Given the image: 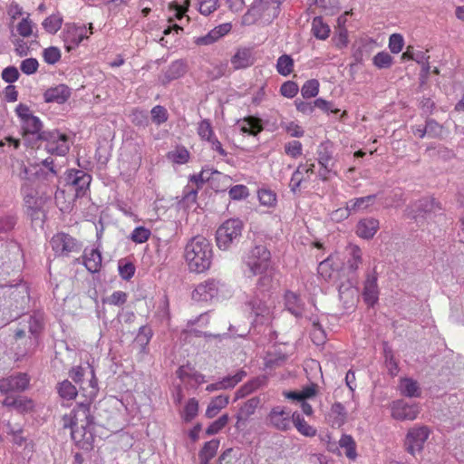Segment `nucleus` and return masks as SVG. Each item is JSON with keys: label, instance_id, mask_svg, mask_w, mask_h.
Listing matches in <instances>:
<instances>
[{"label": "nucleus", "instance_id": "f257e3e1", "mask_svg": "<svg viewBox=\"0 0 464 464\" xmlns=\"http://www.w3.org/2000/svg\"><path fill=\"white\" fill-rule=\"evenodd\" d=\"M63 420V427L71 429L72 439L79 448L85 450L92 449L95 440L94 426L89 414L88 403L81 402L77 410H73Z\"/></svg>", "mask_w": 464, "mask_h": 464}, {"label": "nucleus", "instance_id": "f03ea898", "mask_svg": "<svg viewBox=\"0 0 464 464\" xmlns=\"http://www.w3.org/2000/svg\"><path fill=\"white\" fill-rule=\"evenodd\" d=\"M184 256L191 271L205 272L210 267L212 261L211 244L203 236H196L187 243Z\"/></svg>", "mask_w": 464, "mask_h": 464}, {"label": "nucleus", "instance_id": "7ed1b4c3", "mask_svg": "<svg viewBox=\"0 0 464 464\" xmlns=\"http://www.w3.org/2000/svg\"><path fill=\"white\" fill-rule=\"evenodd\" d=\"M19 176L24 180L21 190L27 215L33 220L42 219L44 218L43 208L46 197L39 195V191L34 184L35 180H32L29 178V169L26 166H22Z\"/></svg>", "mask_w": 464, "mask_h": 464}, {"label": "nucleus", "instance_id": "20e7f679", "mask_svg": "<svg viewBox=\"0 0 464 464\" xmlns=\"http://www.w3.org/2000/svg\"><path fill=\"white\" fill-rule=\"evenodd\" d=\"M14 111L19 121L20 132L24 140L25 141L42 140L46 132L43 131V121L33 113L29 106L19 103Z\"/></svg>", "mask_w": 464, "mask_h": 464}, {"label": "nucleus", "instance_id": "39448f33", "mask_svg": "<svg viewBox=\"0 0 464 464\" xmlns=\"http://www.w3.org/2000/svg\"><path fill=\"white\" fill-rule=\"evenodd\" d=\"M244 223L240 218L224 221L216 231V242L220 250H227L237 245L242 236Z\"/></svg>", "mask_w": 464, "mask_h": 464}, {"label": "nucleus", "instance_id": "423d86ee", "mask_svg": "<svg viewBox=\"0 0 464 464\" xmlns=\"http://www.w3.org/2000/svg\"><path fill=\"white\" fill-rule=\"evenodd\" d=\"M244 264L248 269L249 276L262 275L271 266V254L266 246H255L246 253Z\"/></svg>", "mask_w": 464, "mask_h": 464}, {"label": "nucleus", "instance_id": "0eeeda50", "mask_svg": "<svg viewBox=\"0 0 464 464\" xmlns=\"http://www.w3.org/2000/svg\"><path fill=\"white\" fill-rule=\"evenodd\" d=\"M70 377L76 383L80 384V390L82 391V395L86 398V401H92L96 398L98 393V384L94 376V372L90 365L72 368L70 372Z\"/></svg>", "mask_w": 464, "mask_h": 464}, {"label": "nucleus", "instance_id": "6e6552de", "mask_svg": "<svg viewBox=\"0 0 464 464\" xmlns=\"http://www.w3.org/2000/svg\"><path fill=\"white\" fill-rule=\"evenodd\" d=\"M50 245L54 256L62 257L73 256L80 254L82 249V242L64 232L53 236Z\"/></svg>", "mask_w": 464, "mask_h": 464}, {"label": "nucleus", "instance_id": "1a4fd4ad", "mask_svg": "<svg viewBox=\"0 0 464 464\" xmlns=\"http://www.w3.org/2000/svg\"><path fill=\"white\" fill-rule=\"evenodd\" d=\"M281 2L282 0H255L248 12L245 14L244 19L246 22H249L250 17L253 20L274 19L279 14Z\"/></svg>", "mask_w": 464, "mask_h": 464}, {"label": "nucleus", "instance_id": "9d476101", "mask_svg": "<svg viewBox=\"0 0 464 464\" xmlns=\"http://www.w3.org/2000/svg\"><path fill=\"white\" fill-rule=\"evenodd\" d=\"M430 434V430L425 425H415L410 428L404 440L406 451L411 455L422 451Z\"/></svg>", "mask_w": 464, "mask_h": 464}, {"label": "nucleus", "instance_id": "9b49d317", "mask_svg": "<svg viewBox=\"0 0 464 464\" xmlns=\"http://www.w3.org/2000/svg\"><path fill=\"white\" fill-rule=\"evenodd\" d=\"M42 140L45 141V150L50 154L64 156L69 151V137L65 133L56 130L46 131Z\"/></svg>", "mask_w": 464, "mask_h": 464}, {"label": "nucleus", "instance_id": "f8f14e48", "mask_svg": "<svg viewBox=\"0 0 464 464\" xmlns=\"http://www.w3.org/2000/svg\"><path fill=\"white\" fill-rule=\"evenodd\" d=\"M89 32L85 25H68L63 34L64 46L67 51L75 49L84 39L92 34V24L89 25Z\"/></svg>", "mask_w": 464, "mask_h": 464}, {"label": "nucleus", "instance_id": "ddd939ff", "mask_svg": "<svg viewBox=\"0 0 464 464\" xmlns=\"http://www.w3.org/2000/svg\"><path fill=\"white\" fill-rule=\"evenodd\" d=\"M317 271L325 281L334 284L341 280L344 275V270L341 269L337 257L333 255L319 263Z\"/></svg>", "mask_w": 464, "mask_h": 464}, {"label": "nucleus", "instance_id": "4468645a", "mask_svg": "<svg viewBox=\"0 0 464 464\" xmlns=\"http://www.w3.org/2000/svg\"><path fill=\"white\" fill-rule=\"evenodd\" d=\"M391 415L397 420H414L419 413L420 407L416 403H408L404 400H396L390 404Z\"/></svg>", "mask_w": 464, "mask_h": 464}, {"label": "nucleus", "instance_id": "2eb2a0df", "mask_svg": "<svg viewBox=\"0 0 464 464\" xmlns=\"http://www.w3.org/2000/svg\"><path fill=\"white\" fill-rule=\"evenodd\" d=\"M293 412L284 406H275L268 413L266 420L272 427L286 431L291 429Z\"/></svg>", "mask_w": 464, "mask_h": 464}, {"label": "nucleus", "instance_id": "dca6fc26", "mask_svg": "<svg viewBox=\"0 0 464 464\" xmlns=\"http://www.w3.org/2000/svg\"><path fill=\"white\" fill-rule=\"evenodd\" d=\"M92 181L91 176L82 169H71L67 175V183L74 190L76 198L83 197Z\"/></svg>", "mask_w": 464, "mask_h": 464}, {"label": "nucleus", "instance_id": "f3484780", "mask_svg": "<svg viewBox=\"0 0 464 464\" xmlns=\"http://www.w3.org/2000/svg\"><path fill=\"white\" fill-rule=\"evenodd\" d=\"M224 286L225 285L218 280L213 278L208 279L197 285L192 292V299L198 302L212 300Z\"/></svg>", "mask_w": 464, "mask_h": 464}, {"label": "nucleus", "instance_id": "a211bd4d", "mask_svg": "<svg viewBox=\"0 0 464 464\" xmlns=\"http://www.w3.org/2000/svg\"><path fill=\"white\" fill-rule=\"evenodd\" d=\"M30 378L26 373L15 374L0 379V392L7 394L13 392H23L29 386Z\"/></svg>", "mask_w": 464, "mask_h": 464}, {"label": "nucleus", "instance_id": "6ab92c4d", "mask_svg": "<svg viewBox=\"0 0 464 464\" xmlns=\"http://www.w3.org/2000/svg\"><path fill=\"white\" fill-rule=\"evenodd\" d=\"M338 285L339 299L343 302L345 308H351L355 305L358 290L356 288L357 281L353 276H350L345 280H340Z\"/></svg>", "mask_w": 464, "mask_h": 464}, {"label": "nucleus", "instance_id": "aec40b11", "mask_svg": "<svg viewBox=\"0 0 464 464\" xmlns=\"http://www.w3.org/2000/svg\"><path fill=\"white\" fill-rule=\"evenodd\" d=\"M314 162L300 163L297 166L289 182V188L294 194L300 191L303 184L310 180L311 175L314 172Z\"/></svg>", "mask_w": 464, "mask_h": 464}, {"label": "nucleus", "instance_id": "412c9836", "mask_svg": "<svg viewBox=\"0 0 464 464\" xmlns=\"http://www.w3.org/2000/svg\"><path fill=\"white\" fill-rule=\"evenodd\" d=\"M377 195H368L365 197L356 198L349 200L346 203V207L344 209H339L336 211L341 212V216L347 218L353 213H356L358 211L365 210L370 206H372L375 202Z\"/></svg>", "mask_w": 464, "mask_h": 464}, {"label": "nucleus", "instance_id": "4be33fe9", "mask_svg": "<svg viewBox=\"0 0 464 464\" xmlns=\"http://www.w3.org/2000/svg\"><path fill=\"white\" fill-rule=\"evenodd\" d=\"M256 58L253 48L240 47L231 57L230 62L234 70H241L252 66Z\"/></svg>", "mask_w": 464, "mask_h": 464}, {"label": "nucleus", "instance_id": "5701e85b", "mask_svg": "<svg viewBox=\"0 0 464 464\" xmlns=\"http://www.w3.org/2000/svg\"><path fill=\"white\" fill-rule=\"evenodd\" d=\"M231 30V24L228 23H225L219 24L210 30L208 34L202 36L195 37L194 43L197 45H209L216 43L221 37L226 35Z\"/></svg>", "mask_w": 464, "mask_h": 464}, {"label": "nucleus", "instance_id": "b1692460", "mask_svg": "<svg viewBox=\"0 0 464 464\" xmlns=\"http://www.w3.org/2000/svg\"><path fill=\"white\" fill-rule=\"evenodd\" d=\"M265 297V295L263 298H259V296L256 295L248 303L252 314L256 316V320H259L261 324L265 323V321H268L272 313L271 305L266 304Z\"/></svg>", "mask_w": 464, "mask_h": 464}, {"label": "nucleus", "instance_id": "393cba45", "mask_svg": "<svg viewBox=\"0 0 464 464\" xmlns=\"http://www.w3.org/2000/svg\"><path fill=\"white\" fill-rule=\"evenodd\" d=\"M71 89L65 84H58L47 89L44 93L45 102L64 103L71 96Z\"/></svg>", "mask_w": 464, "mask_h": 464}, {"label": "nucleus", "instance_id": "a878e982", "mask_svg": "<svg viewBox=\"0 0 464 464\" xmlns=\"http://www.w3.org/2000/svg\"><path fill=\"white\" fill-rule=\"evenodd\" d=\"M362 297L369 306H373L379 298V288L377 284V276L375 275H368L363 286Z\"/></svg>", "mask_w": 464, "mask_h": 464}, {"label": "nucleus", "instance_id": "bb28decb", "mask_svg": "<svg viewBox=\"0 0 464 464\" xmlns=\"http://www.w3.org/2000/svg\"><path fill=\"white\" fill-rule=\"evenodd\" d=\"M334 153V147L332 141L325 140L321 142L316 150V160L318 164L336 166L337 160Z\"/></svg>", "mask_w": 464, "mask_h": 464}, {"label": "nucleus", "instance_id": "cd10ccee", "mask_svg": "<svg viewBox=\"0 0 464 464\" xmlns=\"http://www.w3.org/2000/svg\"><path fill=\"white\" fill-rule=\"evenodd\" d=\"M286 310L295 317H302L304 311V304L299 295L292 291H286L284 295Z\"/></svg>", "mask_w": 464, "mask_h": 464}, {"label": "nucleus", "instance_id": "c85d7f7f", "mask_svg": "<svg viewBox=\"0 0 464 464\" xmlns=\"http://www.w3.org/2000/svg\"><path fill=\"white\" fill-rule=\"evenodd\" d=\"M237 126L244 134L258 135L263 130L262 121L255 116H247L237 121Z\"/></svg>", "mask_w": 464, "mask_h": 464}, {"label": "nucleus", "instance_id": "c756f323", "mask_svg": "<svg viewBox=\"0 0 464 464\" xmlns=\"http://www.w3.org/2000/svg\"><path fill=\"white\" fill-rule=\"evenodd\" d=\"M259 404L260 399L258 397H252L245 401L237 413V425L239 426L240 424H245L256 412Z\"/></svg>", "mask_w": 464, "mask_h": 464}, {"label": "nucleus", "instance_id": "7c9ffc66", "mask_svg": "<svg viewBox=\"0 0 464 464\" xmlns=\"http://www.w3.org/2000/svg\"><path fill=\"white\" fill-rule=\"evenodd\" d=\"M379 228V220L373 218L361 219L356 227L358 237L365 239L373 237Z\"/></svg>", "mask_w": 464, "mask_h": 464}, {"label": "nucleus", "instance_id": "2f4dec72", "mask_svg": "<svg viewBox=\"0 0 464 464\" xmlns=\"http://www.w3.org/2000/svg\"><path fill=\"white\" fill-rule=\"evenodd\" d=\"M153 336L152 329L149 325H142L139 328V332L134 339L133 345L139 349L141 354L149 353L148 344Z\"/></svg>", "mask_w": 464, "mask_h": 464}, {"label": "nucleus", "instance_id": "473e14b6", "mask_svg": "<svg viewBox=\"0 0 464 464\" xmlns=\"http://www.w3.org/2000/svg\"><path fill=\"white\" fill-rule=\"evenodd\" d=\"M328 421L332 427L340 428L346 422L347 412L341 402H334L328 413Z\"/></svg>", "mask_w": 464, "mask_h": 464}, {"label": "nucleus", "instance_id": "72a5a7b5", "mask_svg": "<svg viewBox=\"0 0 464 464\" xmlns=\"http://www.w3.org/2000/svg\"><path fill=\"white\" fill-rule=\"evenodd\" d=\"M83 265L91 273L99 271L102 265L101 253L94 248H85L82 256Z\"/></svg>", "mask_w": 464, "mask_h": 464}, {"label": "nucleus", "instance_id": "f704fd0d", "mask_svg": "<svg viewBox=\"0 0 464 464\" xmlns=\"http://www.w3.org/2000/svg\"><path fill=\"white\" fill-rule=\"evenodd\" d=\"M266 376L256 377L248 381L236 392V399L237 400L247 396L248 394L266 385Z\"/></svg>", "mask_w": 464, "mask_h": 464}, {"label": "nucleus", "instance_id": "c9c22d12", "mask_svg": "<svg viewBox=\"0 0 464 464\" xmlns=\"http://www.w3.org/2000/svg\"><path fill=\"white\" fill-rule=\"evenodd\" d=\"M218 447L219 440L217 439L207 441L198 453L200 464H209L216 456Z\"/></svg>", "mask_w": 464, "mask_h": 464}, {"label": "nucleus", "instance_id": "e433bc0d", "mask_svg": "<svg viewBox=\"0 0 464 464\" xmlns=\"http://www.w3.org/2000/svg\"><path fill=\"white\" fill-rule=\"evenodd\" d=\"M399 391L401 395L417 398L420 396V390L416 381L411 378H403L400 381Z\"/></svg>", "mask_w": 464, "mask_h": 464}, {"label": "nucleus", "instance_id": "4c0bfd02", "mask_svg": "<svg viewBox=\"0 0 464 464\" xmlns=\"http://www.w3.org/2000/svg\"><path fill=\"white\" fill-rule=\"evenodd\" d=\"M198 193V188L188 184L184 188L181 198L178 202L179 208L184 209L191 208L197 202Z\"/></svg>", "mask_w": 464, "mask_h": 464}, {"label": "nucleus", "instance_id": "58836bf2", "mask_svg": "<svg viewBox=\"0 0 464 464\" xmlns=\"http://www.w3.org/2000/svg\"><path fill=\"white\" fill-rule=\"evenodd\" d=\"M349 258L347 260V268L352 276H354L360 265L362 263V250L356 245H350L348 246Z\"/></svg>", "mask_w": 464, "mask_h": 464}, {"label": "nucleus", "instance_id": "ea45409f", "mask_svg": "<svg viewBox=\"0 0 464 464\" xmlns=\"http://www.w3.org/2000/svg\"><path fill=\"white\" fill-rule=\"evenodd\" d=\"M229 401L227 395H218L211 400L206 410V416L209 419L214 418L218 412L224 409Z\"/></svg>", "mask_w": 464, "mask_h": 464}, {"label": "nucleus", "instance_id": "a19ab883", "mask_svg": "<svg viewBox=\"0 0 464 464\" xmlns=\"http://www.w3.org/2000/svg\"><path fill=\"white\" fill-rule=\"evenodd\" d=\"M292 423L296 430L305 437H314L316 435V430L309 425L304 419L296 411L292 414Z\"/></svg>", "mask_w": 464, "mask_h": 464}, {"label": "nucleus", "instance_id": "79ce46f5", "mask_svg": "<svg viewBox=\"0 0 464 464\" xmlns=\"http://www.w3.org/2000/svg\"><path fill=\"white\" fill-rule=\"evenodd\" d=\"M186 72V64L181 60L172 62L164 73L166 82L179 79Z\"/></svg>", "mask_w": 464, "mask_h": 464}, {"label": "nucleus", "instance_id": "37998d69", "mask_svg": "<svg viewBox=\"0 0 464 464\" xmlns=\"http://www.w3.org/2000/svg\"><path fill=\"white\" fill-rule=\"evenodd\" d=\"M35 24L30 19V14H28L26 17H24L15 26L16 33L19 36L23 38H28L31 36H36L34 34Z\"/></svg>", "mask_w": 464, "mask_h": 464}, {"label": "nucleus", "instance_id": "c03bdc74", "mask_svg": "<svg viewBox=\"0 0 464 464\" xmlns=\"http://www.w3.org/2000/svg\"><path fill=\"white\" fill-rule=\"evenodd\" d=\"M277 72L282 76H288L294 71V60L289 54L278 57L276 65Z\"/></svg>", "mask_w": 464, "mask_h": 464}, {"label": "nucleus", "instance_id": "a18cd8bd", "mask_svg": "<svg viewBox=\"0 0 464 464\" xmlns=\"http://www.w3.org/2000/svg\"><path fill=\"white\" fill-rule=\"evenodd\" d=\"M417 211L420 213L435 212L437 209H441L440 204L433 198H423L412 206Z\"/></svg>", "mask_w": 464, "mask_h": 464}, {"label": "nucleus", "instance_id": "49530a36", "mask_svg": "<svg viewBox=\"0 0 464 464\" xmlns=\"http://www.w3.org/2000/svg\"><path fill=\"white\" fill-rule=\"evenodd\" d=\"M339 446L345 450V455L348 459H356V444L351 435L343 434L339 440Z\"/></svg>", "mask_w": 464, "mask_h": 464}, {"label": "nucleus", "instance_id": "de8ad7c7", "mask_svg": "<svg viewBox=\"0 0 464 464\" xmlns=\"http://www.w3.org/2000/svg\"><path fill=\"white\" fill-rule=\"evenodd\" d=\"M314 35L320 40H325L330 34V27L324 24L322 17H314L312 23Z\"/></svg>", "mask_w": 464, "mask_h": 464}, {"label": "nucleus", "instance_id": "09e8293b", "mask_svg": "<svg viewBox=\"0 0 464 464\" xmlns=\"http://www.w3.org/2000/svg\"><path fill=\"white\" fill-rule=\"evenodd\" d=\"M57 392L60 397L66 401L73 400L78 394L76 387L67 380L58 384Z\"/></svg>", "mask_w": 464, "mask_h": 464}, {"label": "nucleus", "instance_id": "8fccbe9b", "mask_svg": "<svg viewBox=\"0 0 464 464\" xmlns=\"http://www.w3.org/2000/svg\"><path fill=\"white\" fill-rule=\"evenodd\" d=\"M246 376V372L244 370L237 371L233 375H227L222 378L219 382L222 390L233 389L237 383H239Z\"/></svg>", "mask_w": 464, "mask_h": 464}, {"label": "nucleus", "instance_id": "3c124183", "mask_svg": "<svg viewBox=\"0 0 464 464\" xmlns=\"http://www.w3.org/2000/svg\"><path fill=\"white\" fill-rule=\"evenodd\" d=\"M63 18L59 14H52L46 17L42 25L44 29L49 34H55L61 28Z\"/></svg>", "mask_w": 464, "mask_h": 464}, {"label": "nucleus", "instance_id": "603ef678", "mask_svg": "<svg viewBox=\"0 0 464 464\" xmlns=\"http://www.w3.org/2000/svg\"><path fill=\"white\" fill-rule=\"evenodd\" d=\"M258 199L261 205L274 207L276 204V194L270 188H262L257 192Z\"/></svg>", "mask_w": 464, "mask_h": 464}, {"label": "nucleus", "instance_id": "864d4df0", "mask_svg": "<svg viewBox=\"0 0 464 464\" xmlns=\"http://www.w3.org/2000/svg\"><path fill=\"white\" fill-rule=\"evenodd\" d=\"M319 82L316 79H311L306 81L301 88L302 96L304 99L315 97L319 92Z\"/></svg>", "mask_w": 464, "mask_h": 464}, {"label": "nucleus", "instance_id": "5fc2aeb1", "mask_svg": "<svg viewBox=\"0 0 464 464\" xmlns=\"http://www.w3.org/2000/svg\"><path fill=\"white\" fill-rule=\"evenodd\" d=\"M393 58L387 52L377 53L372 58V63L378 69H387L392 65Z\"/></svg>", "mask_w": 464, "mask_h": 464}, {"label": "nucleus", "instance_id": "6e6d98bb", "mask_svg": "<svg viewBox=\"0 0 464 464\" xmlns=\"http://www.w3.org/2000/svg\"><path fill=\"white\" fill-rule=\"evenodd\" d=\"M136 271V267L134 264L130 261H128L126 259H121L118 262V273L124 280L130 279Z\"/></svg>", "mask_w": 464, "mask_h": 464}, {"label": "nucleus", "instance_id": "4d7b16f0", "mask_svg": "<svg viewBox=\"0 0 464 464\" xmlns=\"http://www.w3.org/2000/svg\"><path fill=\"white\" fill-rule=\"evenodd\" d=\"M311 339L315 345H323L326 342V333L318 322L313 323Z\"/></svg>", "mask_w": 464, "mask_h": 464}, {"label": "nucleus", "instance_id": "13d9d810", "mask_svg": "<svg viewBox=\"0 0 464 464\" xmlns=\"http://www.w3.org/2000/svg\"><path fill=\"white\" fill-rule=\"evenodd\" d=\"M198 401L195 398L189 399L185 405L184 411L182 414L184 421H191L198 415Z\"/></svg>", "mask_w": 464, "mask_h": 464}, {"label": "nucleus", "instance_id": "bf43d9fd", "mask_svg": "<svg viewBox=\"0 0 464 464\" xmlns=\"http://www.w3.org/2000/svg\"><path fill=\"white\" fill-rule=\"evenodd\" d=\"M228 196L231 200L246 199L249 196V189L242 184L235 185L228 189Z\"/></svg>", "mask_w": 464, "mask_h": 464}, {"label": "nucleus", "instance_id": "052dcab7", "mask_svg": "<svg viewBox=\"0 0 464 464\" xmlns=\"http://www.w3.org/2000/svg\"><path fill=\"white\" fill-rule=\"evenodd\" d=\"M150 235L151 232L149 228L140 226L133 229L130 238L136 244H142L150 238Z\"/></svg>", "mask_w": 464, "mask_h": 464}, {"label": "nucleus", "instance_id": "680f3d73", "mask_svg": "<svg viewBox=\"0 0 464 464\" xmlns=\"http://www.w3.org/2000/svg\"><path fill=\"white\" fill-rule=\"evenodd\" d=\"M168 156L177 164H185L189 159V152L184 147H178L175 150L169 152Z\"/></svg>", "mask_w": 464, "mask_h": 464}, {"label": "nucleus", "instance_id": "e2e57ef3", "mask_svg": "<svg viewBox=\"0 0 464 464\" xmlns=\"http://www.w3.org/2000/svg\"><path fill=\"white\" fill-rule=\"evenodd\" d=\"M273 268L271 266L267 271L264 272L262 275H259L260 277L257 281V288L259 291H268L273 284Z\"/></svg>", "mask_w": 464, "mask_h": 464}, {"label": "nucleus", "instance_id": "0e129e2a", "mask_svg": "<svg viewBox=\"0 0 464 464\" xmlns=\"http://www.w3.org/2000/svg\"><path fill=\"white\" fill-rule=\"evenodd\" d=\"M198 134L204 140H209L215 136L213 128L209 120H203L198 123Z\"/></svg>", "mask_w": 464, "mask_h": 464}, {"label": "nucleus", "instance_id": "69168bd1", "mask_svg": "<svg viewBox=\"0 0 464 464\" xmlns=\"http://www.w3.org/2000/svg\"><path fill=\"white\" fill-rule=\"evenodd\" d=\"M151 120L157 124L160 125L168 121V111L165 107L156 105L151 109Z\"/></svg>", "mask_w": 464, "mask_h": 464}, {"label": "nucleus", "instance_id": "338daca9", "mask_svg": "<svg viewBox=\"0 0 464 464\" xmlns=\"http://www.w3.org/2000/svg\"><path fill=\"white\" fill-rule=\"evenodd\" d=\"M228 415L223 414L218 420L213 421L206 430L207 435H214L218 433L228 422Z\"/></svg>", "mask_w": 464, "mask_h": 464}, {"label": "nucleus", "instance_id": "774afa93", "mask_svg": "<svg viewBox=\"0 0 464 464\" xmlns=\"http://www.w3.org/2000/svg\"><path fill=\"white\" fill-rule=\"evenodd\" d=\"M285 152L293 159H296L303 153V145L299 140H292L285 144Z\"/></svg>", "mask_w": 464, "mask_h": 464}]
</instances>
